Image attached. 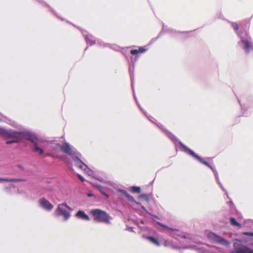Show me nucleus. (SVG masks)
<instances>
[{
    "mask_svg": "<svg viewBox=\"0 0 253 253\" xmlns=\"http://www.w3.org/2000/svg\"><path fill=\"white\" fill-rule=\"evenodd\" d=\"M90 213L94 219L98 222H104L107 224L110 223V216L105 211L100 209L92 210Z\"/></svg>",
    "mask_w": 253,
    "mask_h": 253,
    "instance_id": "f257e3e1",
    "label": "nucleus"
},
{
    "mask_svg": "<svg viewBox=\"0 0 253 253\" xmlns=\"http://www.w3.org/2000/svg\"><path fill=\"white\" fill-rule=\"evenodd\" d=\"M0 135L6 139L17 140L18 142H20V131L12 129L6 130L0 127Z\"/></svg>",
    "mask_w": 253,
    "mask_h": 253,
    "instance_id": "f03ea898",
    "label": "nucleus"
},
{
    "mask_svg": "<svg viewBox=\"0 0 253 253\" xmlns=\"http://www.w3.org/2000/svg\"><path fill=\"white\" fill-rule=\"evenodd\" d=\"M67 209L72 211L71 208L66 204H61L58 205L56 210L57 215L58 216H63L65 220H68L71 216L70 213L67 211Z\"/></svg>",
    "mask_w": 253,
    "mask_h": 253,
    "instance_id": "7ed1b4c3",
    "label": "nucleus"
},
{
    "mask_svg": "<svg viewBox=\"0 0 253 253\" xmlns=\"http://www.w3.org/2000/svg\"><path fill=\"white\" fill-rule=\"evenodd\" d=\"M208 238L211 241L215 242L221 244L223 245H226L228 244V242L224 239H223L222 237L216 235L213 233H209L208 234Z\"/></svg>",
    "mask_w": 253,
    "mask_h": 253,
    "instance_id": "20e7f679",
    "label": "nucleus"
},
{
    "mask_svg": "<svg viewBox=\"0 0 253 253\" xmlns=\"http://www.w3.org/2000/svg\"><path fill=\"white\" fill-rule=\"evenodd\" d=\"M59 147L62 152L71 156L72 159L73 157L76 155L72 149L71 146L68 143L65 142L61 145H59Z\"/></svg>",
    "mask_w": 253,
    "mask_h": 253,
    "instance_id": "39448f33",
    "label": "nucleus"
},
{
    "mask_svg": "<svg viewBox=\"0 0 253 253\" xmlns=\"http://www.w3.org/2000/svg\"><path fill=\"white\" fill-rule=\"evenodd\" d=\"M25 139L28 141H30L33 144L37 142V137L33 134L27 131H20V142Z\"/></svg>",
    "mask_w": 253,
    "mask_h": 253,
    "instance_id": "423d86ee",
    "label": "nucleus"
},
{
    "mask_svg": "<svg viewBox=\"0 0 253 253\" xmlns=\"http://www.w3.org/2000/svg\"><path fill=\"white\" fill-rule=\"evenodd\" d=\"M181 145L186 149L188 152V153L191 155L192 157H193L195 159L197 160L200 163L203 164L204 165L207 166V167L210 168L211 169L213 170L211 166L209 164L208 162L204 161L203 159H202L201 157H200L198 155H197L196 153H195L192 150L189 149V148H187L185 146L183 145L182 144H180Z\"/></svg>",
    "mask_w": 253,
    "mask_h": 253,
    "instance_id": "0eeeda50",
    "label": "nucleus"
},
{
    "mask_svg": "<svg viewBox=\"0 0 253 253\" xmlns=\"http://www.w3.org/2000/svg\"><path fill=\"white\" fill-rule=\"evenodd\" d=\"M39 202L40 205L47 211H51L53 207V205L45 198L40 199Z\"/></svg>",
    "mask_w": 253,
    "mask_h": 253,
    "instance_id": "6e6552de",
    "label": "nucleus"
},
{
    "mask_svg": "<svg viewBox=\"0 0 253 253\" xmlns=\"http://www.w3.org/2000/svg\"><path fill=\"white\" fill-rule=\"evenodd\" d=\"M81 157V154L77 153L75 156L73 157L72 159L78 168L81 169H84V167H86V166L80 160Z\"/></svg>",
    "mask_w": 253,
    "mask_h": 253,
    "instance_id": "1a4fd4ad",
    "label": "nucleus"
},
{
    "mask_svg": "<svg viewBox=\"0 0 253 253\" xmlns=\"http://www.w3.org/2000/svg\"><path fill=\"white\" fill-rule=\"evenodd\" d=\"M234 253H253V249L244 246L242 248H237L233 251Z\"/></svg>",
    "mask_w": 253,
    "mask_h": 253,
    "instance_id": "9d476101",
    "label": "nucleus"
},
{
    "mask_svg": "<svg viewBox=\"0 0 253 253\" xmlns=\"http://www.w3.org/2000/svg\"><path fill=\"white\" fill-rule=\"evenodd\" d=\"M241 42L244 44L243 48L247 53L249 52L250 49L253 48L252 43L250 42L243 39L241 40Z\"/></svg>",
    "mask_w": 253,
    "mask_h": 253,
    "instance_id": "9b49d317",
    "label": "nucleus"
},
{
    "mask_svg": "<svg viewBox=\"0 0 253 253\" xmlns=\"http://www.w3.org/2000/svg\"><path fill=\"white\" fill-rule=\"evenodd\" d=\"M76 216L80 219L88 221L90 220V218L88 215H87L84 211H79L76 214Z\"/></svg>",
    "mask_w": 253,
    "mask_h": 253,
    "instance_id": "f8f14e48",
    "label": "nucleus"
},
{
    "mask_svg": "<svg viewBox=\"0 0 253 253\" xmlns=\"http://www.w3.org/2000/svg\"><path fill=\"white\" fill-rule=\"evenodd\" d=\"M146 51V49L143 47H139L138 49H132L130 50V53L132 55H136L139 53H142Z\"/></svg>",
    "mask_w": 253,
    "mask_h": 253,
    "instance_id": "ddd939ff",
    "label": "nucleus"
},
{
    "mask_svg": "<svg viewBox=\"0 0 253 253\" xmlns=\"http://www.w3.org/2000/svg\"><path fill=\"white\" fill-rule=\"evenodd\" d=\"M146 239L157 246H160L161 245L160 242L157 238H155L152 236H148L146 237Z\"/></svg>",
    "mask_w": 253,
    "mask_h": 253,
    "instance_id": "4468645a",
    "label": "nucleus"
},
{
    "mask_svg": "<svg viewBox=\"0 0 253 253\" xmlns=\"http://www.w3.org/2000/svg\"><path fill=\"white\" fill-rule=\"evenodd\" d=\"M23 181L22 179H17V178H0V182L4 181V182H20Z\"/></svg>",
    "mask_w": 253,
    "mask_h": 253,
    "instance_id": "2eb2a0df",
    "label": "nucleus"
},
{
    "mask_svg": "<svg viewBox=\"0 0 253 253\" xmlns=\"http://www.w3.org/2000/svg\"><path fill=\"white\" fill-rule=\"evenodd\" d=\"M230 224L232 226H236L239 228H241V225L239 222H238L234 217L230 218Z\"/></svg>",
    "mask_w": 253,
    "mask_h": 253,
    "instance_id": "dca6fc26",
    "label": "nucleus"
},
{
    "mask_svg": "<svg viewBox=\"0 0 253 253\" xmlns=\"http://www.w3.org/2000/svg\"><path fill=\"white\" fill-rule=\"evenodd\" d=\"M33 151L34 152H38L40 155H42L43 153V149L38 146L37 142L34 144V149Z\"/></svg>",
    "mask_w": 253,
    "mask_h": 253,
    "instance_id": "f3484780",
    "label": "nucleus"
},
{
    "mask_svg": "<svg viewBox=\"0 0 253 253\" xmlns=\"http://www.w3.org/2000/svg\"><path fill=\"white\" fill-rule=\"evenodd\" d=\"M123 193V194L125 196V197L126 198H127V199L128 200H129L130 201H131V202H134V199L133 198V197L129 195L128 193H127L126 191H121Z\"/></svg>",
    "mask_w": 253,
    "mask_h": 253,
    "instance_id": "a211bd4d",
    "label": "nucleus"
},
{
    "mask_svg": "<svg viewBox=\"0 0 253 253\" xmlns=\"http://www.w3.org/2000/svg\"><path fill=\"white\" fill-rule=\"evenodd\" d=\"M158 224L160 226H161V227H162L168 229L169 230L171 231V232H178V229H173V228H171L169 227L167 225H165L163 224L162 223H158Z\"/></svg>",
    "mask_w": 253,
    "mask_h": 253,
    "instance_id": "6ab92c4d",
    "label": "nucleus"
},
{
    "mask_svg": "<svg viewBox=\"0 0 253 253\" xmlns=\"http://www.w3.org/2000/svg\"><path fill=\"white\" fill-rule=\"evenodd\" d=\"M131 191L133 193H140L141 192L140 188L137 186L131 187Z\"/></svg>",
    "mask_w": 253,
    "mask_h": 253,
    "instance_id": "aec40b11",
    "label": "nucleus"
},
{
    "mask_svg": "<svg viewBox=\"0 0 253 253\" xmlns=\"http://www.w3.org/2000/svg\"><path fill=\"white\" fill-rule=\"evenodd\" d=\"M140 197L141 198H143L146 202H148L149 201V196L147 194H141L140 196Z\"/></svg>",
    "mask_w": 253,
    "mask_h": 253,
    "instance_id": "412c9836",
    "label": "nucleus"
},
{
    "mask_svg": "<svg viewBox=\"0 0 253 253\" xmlns=\"http://www.w3.org/2000/svg\"><path fill=\"white\" fill-rule=\"evenodd\" d=\"M231 25H232V28L235 30V31H237L239 29V26H238V23H236V22H232L231 23Z\"/></svg>",
    "mask_w": 253,
    "mask_h": 253,
    "instance_id": "4be33fe9",
    "label": "nucleus"
},
{
    "mask_svg": "<svg viewBox=\"0 0 253 253\" xmlns=\"http://www.w3.org/2000/svg\"><path fill=\"white\" fill-rule=\"evenodd\" d=\"M19 142L17 141V140H13L11 139V140H8L6 142V144H10L13 143H18Z\"/></svg>",
    "mask_w": 253,
    "mask_h": 253,
    "instance_id": "5701e85b",
    "label": "nucleus"
},
{
    "mask_svg": "<svg viewBox=\"0 0 253 253\" xmlns=\"http://www.w3.org/2000/svg\"><path fill=\"white\" fill-rule=\"evenodd\" d=\"M172 232L171 236H172L173 237H175V236L179 237V236H180L179 231V230H178V232Z\"/></svg>",
    "mask_w": 253,
    "mask_h": 253,
    "instance_id": "b1692460",
    "label": "nucleus"
},
{
    "mask_svg": "<svg viewBox=\"0 0 253 253\" xmlns=\"http://www.w3.org/2000/svg\"><path fill=\"white\" fill-rule=\"evenodd\" d=\"M244 235L250 236H253V233H250V232H244Z\"/></svg>",
    "mask_w": 253,
    "mask_h": 253,
    "instance_id": "393cba45",
    "label": "nucleus"
},
{
    "mask_svg": "<svg viewBox=\"0 0 253 253\" xmlns=\"http://www.w3.org/2000/svg\"><path fill=\"white\" fill-rule=\"evenodd\" d=\"M78 177L82 182H83L84 181V177L80 174H78Z\"/></svg>",
    "mask_w": 253,
    "mask_h": 253,
    "instance_id": "a878e982",
    "label": "nucleus"
},
{
    "mask_svg": "<svg viewBox=\"0 0 253 253\" xmlns=\"http://www.w3.org/2000/svg\"><path fill=\"white\" fill-rule=\"evenodd\" d=\"M100 192L103 195V193H104L105 192L103 191V190L102 188H101V189H100Z\"/></svg>",
    "mask_w": 253,
    "mask_h": 253,
    "instance_id": "bb28decb",
    "label": "nucleus"
},
{
    "mask_svg": "<svg viewBox=\"0 0 253 253\" xmlns=\"http://www.w3.org/2000/svg\"><path fill=\"white\" fill-rule=\"evenodd\" d=\"M103 195L105 196L107 198L108 197V195L106 193H103Z\"/></svg>",
    "mask_w": 253,
    "mask_h": 253,
    "instance_id": "cd10ccee",
    "label": "nucleus"
},
{
    "mask_svg": "<svg viewBox=\"0 0 253 253\" xmlns=\"http://www.w3.org/2000/svg\"><path fill=\"white\" fill-rule=\"evenodd\" d=\"M182 237V238H186V237H185L184 235V236H183Z\"/></svg>",
    "mask_w": 253,
    "mask_h": 253,
    "instance_id": "c85d7f7f",
    "label": "nucleus"
},
{
    "mask_svg": "<svg viewBox=\"0 0 253 253\" xmlns=\"http://www.w3.org/2000/svg\"><path fill=\"white\" fill-rule=\"evenodd\" d=\"M46 156H50V155L49 154H47L46 155Z\"/></svg>",
    "mask_w": 253,
    "mask_h": 253,
    "instance_id": "c756f323",
    "label": "nucleus"
}]
</instances>
